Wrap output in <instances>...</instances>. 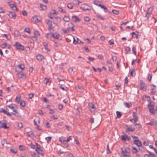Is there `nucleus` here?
Masks as SVG:
<instances>
[{"mask_svg": "<svg viewBox=\"0 0 157 157\" xmlns=\"http://www.w3.org/2000/svg\"><path fill=\"white\" fill-rule=\"evenodd\" d=\"M36 150L38 154L40 155L41 156H43L44 153L43 151L42 150V148L38 144H36Z\"/></svg>", "mask_w": 157, "mask_h": 157, "instance_id": "nucleus-1", "label": "nucleus"}, {"mask_svg": "<svg viewBox=\"0 0 157 157\" xmlns=\"http://www.w3.org/2000/svg\"><path fill=\"white\" fill-rule=\"evenodd\" d=\"M121 149L122 150L121 154L123 155V157L128 156V155L126 154L129 152L130 151V149L129 147H126L124 149L123 148L121 147Z\"/></svg>", "mask_w": 157, "mask_h": 157, "instance_id": "nucleus-2", "label": "nucleus"}, {"mask_svg": "<svg viewBox=\"0 0 157 157\" xmlns=\"http://www.w3.org/2000/svg\"><path fill=\"white\" fill-rule=\"evenodd\" d=\"M16 48L19 50H23L24 49V46L20 44L19 43L16 42L15 44L13 45Z\"/></svg>", "mask_w": 157, "mask_h": 157, "instance_id": "nucleus-3", "label": "nucleus"}, {"mask_svg": "<svg viewBox=\"0 0 157 157\" xmlns=\"http://www.w3.org/2000/svg\"><path fill=\"white\" fill-rule=\"evenodd\" d=\"M140 85L141 89L144 90L145 91L146 90V87L145 84L141 80L140 81Z\"/></svg>", "mask_w": 157, "mask_h": 157, "instance_id": "nucleus-4", "label": "nucleus"}, {"mask_svg": "<svg viewBox=\"0 0 157 157\" xmlns=\"http://www.w3.org/2000/svg\"><path fill=\"white\" fill-rule=\"evenodd\" d=\"M125 126L127 127L126 130V132H128L130 131L133 132L135 130V128H132V126H130L129 127H128V125H126Z\"/></svg>", "mask_w": 157, "mask_h": 157, "instance_id": "nucleus-5", "label": "nucleus"}, {"mask_svg": "<svg viewBox=\"0 0 157 157\" xmlns=\"http://www.w3.org/2000/svg\"><path fill=\"white\" fill-rule=\"evenodd\" d=\"M37 40L36 36H33L30 37V43H31L33 45L34 44V42Z\"/></svg>", "mask_w": 157, "mask_h": 157, "instance_id": "nucleus-6", "label": "nucleus"}, {"mask_svg": "<svg viewBox=\"0 0 157 157\" xmlns=\"http://www.w3.org/2000/svg\"><path fill=\"white\" fill-rule=\"evenodd\" d=\"M48 35H51V37H53L56 39H59L60 36V35L58 34H51L50 33H48L47 36Z\"/></svg>", "mask_w": 157, "mask_h": 157, "instance_id": "nucleus-7", "label": "nucleus"}, {"mask_svg": "<svg viewBox=\"0 0 157 157\" xmlns=\"http://www.w3.org/2000/svg\"><path fill=\"white\" fill-rule=\"evenodd\" d=\"M121 139L123 141H125L127 140H130V138L128 135H125L122 136L121 137Z\"/></svg>", "mask_w": 157, "mask_h": 157, "instance_id": "nucleus-8", "label": "nucleus"}, {"mask_svg": "<svg viewBox=\"0 0 157 157\" xmlns=\"http://www.w3.org/2000/svg\"><path fill=\"white\" fill-rule=\"evenodd\" d=\"M89 106L91 108L90 111H94L96 109L94 105L92 103H89Z\"/></svg>", "mask_w": 157, "mask_h": 157, "instance_id": "nucleus-9", "label": "nucleus"}, {"mask_svg": "<svg viewBox=\"0 0 157 157\" xmlns=\"http://www.w3.org/2000/svg\"><path fill=\"white\" fill-rule=\"evenodd\" d=\"M134 144L138 147L142 146L141 142L139 140H136L134 141Z\"/></svg>", "mask_w": 157, "mask_h": 157, "instance_id": "nucleus-10", "label": "nucleus"}, {"mask_svg": "<svg viewBox=\"0 0 157 157\" xmlns=\"http://www.w3.org/2000/svg\"><path fill=\"white\" fill-rule=\"evenodd\" d=\"M72 18L73 21L75 22H79L80 21V19L76 16H73Z\"/></svg>", "mask_w": 157, "mask_h": 157, "instance_id": "nucleus-11", "label": "nucleus"}, {"mask_svg": "<svg viewBox=\"0 0 157 157\" xmlns=\"http://www.w3.org/2000/svg\"><path fill=\"white\" fill-rule=\"evenodd\" d=\"M32 21L33 22H39L40 21V20L38 18L37 16H34L32 17Z\"/></svg>", "mask_w": 157, "mask_h": 157, "instance_id": "nucleus-12", "label": "nucleus"}, {"mask_svg": "<svg viewBox=\"0 0 157 157\" xmlns=\"http://www.w3.org/2000/svg\"><path fill=\"white\" fill-rule=\"evenodd\" d=\"M149 108V111L150 113L154 115L155 113V112L154 109V106L148 107Z\"/></svg>", "mask_w": 157, "mask_h": 157, "instance_id": "nucleus-13", "label": "nucleus"}, {"mask_svg": "<svg viewBox=\"0 0 157 157\" xmlns=\"http://www.w3.org/2000/svg\"><path fill=\"white\" fill-rule=\"evenodd\" d=\"M9 15L11 18L13 19H15V18L16 14L14 13L9 11Z\"/></svg>", "mask_w": 157, "mask_h": 157, "instance_id": "nucleus-14", "label": "nucleus"}, {"mask_svg": "<svg viewBox=\"0 0 157 157\" xmlns=\"http://www.w3.org/2000/svg\"><path fill=\"white\" fill-rule=\"evenodd\" d=\"M9 6L13 10H15L16 11H17V7L14 4L10 3L9 2Z\"/></svg>", "mask_w": 157, "mask_h": 157, "instance_id": "nucleus-15", "label": "nucleus"}, {"mask_svg": "<svg viewBox=\"0 0 157 157\" xmlns=\"http://www.w3.org/2000/svg\"><path fill=\"white\" fill-rule=\"evenodd\" d=\"M0 124L1 125V127L4 129H7L9 128V127L7 126L6 124L5 123H2V121H0Z\"/></svg>", "mask_w": 157, "mask_h": 157, "instance_id": "nucleus-16", "label": "nucleus"}, {"mask_svg": "<svg viewBox=\"0 0 157 157\" xmlns=\"http://www.w3.org/2000/svg\"><path fill=\"white\" fill-rule=\"evenodd\" d=\"M17 76L19 78L24 79L25 78V76L24 74L21 73H19L17 74Z\"/></svg>", "mask_w": 157, "mask_h": 157, "instance_id": "nucleus-17", "label": "nucleus"}, {"mask_svg": "<svg viewBox=\"0 0 157 157\" xmlns=\"http://www.w3.org/2000/svg\"><path fill=\"white\" fill-rule=\"evenodd\" d=\"M36 58L38 60L41 61L44 58V56L41 55H38L36 56Z\"/></svg>", "mask_w": 157, "mask_h": 157, "instance_id": "nucleus-18", "label": "nucleus"}, {"mask_svg": "<svg viewBox=\"0 0 157 157\" xmlns=\"http://www.w3.org/2000/svg\"><path fill=\"white\" fill-rule=\"evenodd\" d=\"M151 121L152 123V125H155L157 126V121L155 120L154 119H152L151 120Z\"/></svg>", "mask_w": 157, "mask_h": 157, "instance_id": "nucleus-19", "label": "nucleus"}, {"mask_svg": "<svg viewBox=\"0 0 157 157\" xmlns=\"http://www.w3.org/2000/svg\"><path fill=\"white\" fill-rule=\"evenodd\" d=\"M36 144H37L36 142H34V143H31L30 144V146L31 148L32 149H35L36 146Z\"/></svg>", "mask_w": 157, "mask_h": 157, "instance_id": "nucleus-20", "label": "nucleus"}, {"mask_svg": "<svg viewBox=\"0 0 157 157\" xmlns=\"http://www.w3.org/2000/svg\"><path fill=\"white\" fill-rule=\"evenodd\" d=\"M131 34L132 35V37L133 38H136V39L138 38V35L137 34L135 33L134 32H132L131 33Z\"/></svg>", "mask_w": 157, "mask_h": 157, "instance_id": "nucleus-21", "label": "nucleus"}, {"mask_svg": "<svg viewBox=\"0 0 157 157\" xmlns=\"http://www.w3.org/2000/svg\"><path fill=\"white\" fill-rule=\"evenodd\" d=\"M124 105L126 107L129 108L132 105V104L131 102L129 103L127 102H125L124 103Z\"/></svg>", "mask_w": 157, "mask_h": 157, "instance_id": "nucleus-22", "label": "nucleus"}, {"mask_svg": "<svg viewBox=\"0 0 157 157\" xmlns=\"http://www.w3.org/2000/svg\"><path fill=\"white\" fill-rule=\"evenodd\" d=\"M21 98V96L20 95H18L17 96L16 99L15 101L17 103H19L20 99Z\"/></svg>", "mask_w": 157, "mask_h": 157, "instance_id": "nucleus-23", "label": "nucleus"}, {"mask_svg": "<svg viewBox=\"0 0 157 157\" xmlns=\"http://www.w3.org/2000/svg\"><path fill=\"white\" fill-rule=\"evenodd\" d=\"M116 113L117 115V118H120L121 116V114L120 112L117 111L116 112Z\"/></svg>", "mask_w": 157, "mask_h": 157, "instance_id": "nucleus-24", "label": "nucleus"}, {"mask_svg": "<svg viewBox=\"0 0 157 157\" xmlns=\"http://www.w3.org/2000/svg\"><path fill=\"white\" fill-rule=\"evenodd\" d=\"M38 122L40 123V119L38 118H36L35 119H34V122L36 126H37V122Z\"/></svg>", "mask_w": 157, "mask_h": 157, "instance_id": "nucleus-25", "label": "nucleus"}, {"mask_svg": "<svg viewBox=\"0 0 157 157\" xmlns=\"http://www.w3.org/2000/svg\"><path fill=\"white\" fill-rule=\"evenodd\" d=\"M14 34L17 36H18L21 35V33L17 30H15L14 32Z\"/></svg>", "mask_w": 157, "mask_h": 157, "instance_id": "nucleus-26", "label": "nucleus"}, {"mask_svg": "<svg viewBox=\"0 0 157 157\" xmlns=\"http://www.w3.org/2000/svg\"><path fill=\"white\" fill-rule=\"evenodd\" d=\"M153 9L154 8L153 6L150 7L148 9L147 12H148L149 13L151 14V13L152 10H153Z\"/></svg>", "mask_w": 157, "mask_h": 157, "instance_id": "nucleus-27", "label": "nucleus"}, {"mask_svg": "<svg viewBox=\"0 0 157 157\" xmlns=\"http://www.w3.org/2000/svg\"><path fill=\"white\" fill-rule=\"evenodd\" d=\"M147 151L150 155L151 157H156V155L154 153H152L147 150Z\"/></svg>", "mask_w": 157, "mask_h": 157, "instance_id": "nucleus-28", "label": "nucleus"}, {"mask_svg": "<svg viewBox=\"0 0 157 157\" xmlns=\"http://www.w3.org/2000/svg\"><path fill=\"white\" fill-rule=\"evenodd\" d=\"M63 19L65 21L68 22L69 21L70 18L68 17L65 16L63 18Z\"/></svg>", "mask_w": 157, "mask_h": 157, "instance_id": "nucleus-29", "label": "nucleus"}, {"mask_svg": "<svg viewBox=\"0 0 157 157\" xmlns=\"http://www.w3.org/2000/svg\"><path fill=\"white\" fill-rule=\"evenodd\" d=\"M40 8L41 9V10H45L47 9L46 6L43 4L40 5Z\"/></svg>", "mask_w": 157, "mask_h": 157, "instance_id": "nucleus-30", "label": "nucleus"}, {"mask_svg": "<svg viewBox=\"0 0 157 157\" xmlns=\"http://www.w3.org/2000/svg\"><path fill=\"white\" fill-rule=\"evenodd\" d=\"M132 151L134 153H136L138 151L137 149L134 147H132Z\"/></svg>", "mask_w": 157, "mask_h": 157, "instance_id": "nucleus-31", "label": "nucleus"}, {"mask_svg": "<svg viewBox=\"0 0 157 157\" xmlns=\"http://www.w3.org/2000/svg\"><path fill=\"white\" fill-rule=\"evenodd\" d=\"M19 149L21 151H24L25 150V147L23 145H20L19 146Z\"/></svg>", "mask_w": 157, "mask_h": 157, "instance_id": "nucleus-32", "label": "nucleus"}, {"mask_svg": "<svg viewBox=\"0 0 157 157\" xmlns=\"http://www.w3.org/2000/svg\"><path fill=\"white\" fill-rule=\"evenodd\" d=\"M10 151L12 153H13L14 154H16L17 151L16 149L15 148L14 149H13L12 148H10Z\"/></svg>", "mask_w": 157, "mask_h": 157, "instance_id": "nucleus-33", "label": "nucleus"}, {"mask_svg": "<svg viewBox=\"0 0 157 157\" xmlns=\"http://www.w3.org/2000/svg\"><path fill=\"white\" fill-rule=\"evenodd\" d=\"M58 10L62 13H66L65 10H63L60 7L58 8Z\"/></svg>", "mask_w": 157, "mask_h": 157, "instance_id": "nucleus-34", "label": "nucleus"}, {"mask_svg": "<svg viewBox=\"0 0 157 157\" xmlns=\"http://www.w3.org/2000/svg\"><path fill=\"white\" fill-rule=\"evenodd\" d=\"M130 51V48L129 47H125V51L126 53H128Z\"/></svg>", "mask_w": 157, "mask_h": 157, "instance_id": "nucleus-35", "label": "nucleus"}, {"mask_svg": "<svg viewBox=\"0 0 157 157\" xmlns=\"http://www.w3.org/2000/svg\"><path fill=\"white\" fill-rule=\"evenodd\" d=\"M47 24L49 26H52V22L49 20H47Z\"/></svg>", "mask_w": 157, "mask_h": 157, "instance_id": "nucleus-36", "label": "nucleus"}, {"mask_svg": "<svg viewBox=\"0 0 157 157\" xmlns=\"http://www.w3.org/2000/svg\"><path fill=\"white\" fill-rule=\"evenodd\" d=\"M15 106L16 105H15L12 104L11 105H10L8 106V107L11 109H14V108H15V107L14 106Z\"/></svg>", "mask_w": 157, "mask_h": 157, "instance_id": "nucleus-37", "label": "nucleus"}, {"mask_svg": "<svg viewBox=\"0 0 157 157\" xmlns=\"http://www.w3.org/2000/svg\"><path fill=\"white\" fill-rule=\"evenodd\" d=\"M135 71L134 70H132L131 71L130 75L132 76H134L135 75Z\"/></svg>", "mask_w": 157, "mask_h": 157, "instance_id": "nucleus-38", "label": "nucleus"}, {"mask_svg": "<svg viewBox=\"0 0 157 157\" xmlns=\"http://www.w3.org/2000/svg\"><path fill=\"white\" fill-rule=\"evenodd\" d=\"M45 139L47 141V142L48 143L49 142H50L51 141V140L52 139V137H46Z\"/></svg>", "mask_w": 157, "mask_h": 157, "instance_id": "nucleus-39", "label": "nucleus"}, {"mask_svg": "<svg viewBox=\"0 0 157 157\" xmlns=\"http://www.w3.org/2000/svg\"><path fill=\"white\" fill-rule=\"evenodd\" d=\"M112 12L114 14L117 15L119 13V12L118 10H113Z\"/></svg>", "mask_w": 157, "mask_h": 157, "instance_id": "nucleus-40", "label": "nucleus"}, {"mask_svg": "<svg viewBox=\"0 0 157 157\" xmlns=\"http://www.w3.org/2000/svg\"><path fill=\"white\" fill-rule=\"evenodd\" d=\"M152 78V75L151 74H150L148 75L147 77V79L149 82H151Z\"/></svg>", "mask_w": 157, "mask_h": 157, "instance_id": "nucleus-41", "label": "nucleus"}, {"mask_svg": "<svg viewBox=\"0 0 157 157\" xmlns=\"http://www.w3.org/2000/svg\"><path fill=\"white\" fill-rule=\"evenodd\" d=\"M132 52H133L134 54V55H136V47L135 46L133 47L132 48Z\"/></svg>", "mask_w": 157, "mask_h": 157, "instance_id": "nucleus-42", "label": "nucleus"}, {"mask_svg": "<svg viewBox=\"0 0 157 157\" xmlns=\"http://www.w3.org/2000/svg\"><path fill=\"white\" fill-rule=\"evenodd\" d=\"M6 112L7 111L6 110L2 108L0 109V112L1 113H3L4 114H6Z\"/></svg>", "mask_w": 157, "mask_h": 157, "instance_id": "nucleus-43", "label": "nucleus"}, {"mask_svg": "<svg viewBox=\"0 0 157 157\" xmlns=\"http://www.w3.org/2000/svg\"><path fill=\"white\" fill-rule=\"evenodd\" d=\"M67 7L70 9H72L73 8V6L71 3H68L67 5Z\"/></svg>", "mask_w": 157, "mask_h": 157, "instance_id": "nucleus-44", "label": "nucleus"}, {"mask_svg": "<svg viewBox=\"0 0 157 157\" xmlns=\"http://www.w3.org/2000/svg\"><path fill=\"white\" fill-rule=\"evenodd\" d=\"M20 105L23 107H24L25 105V102L24 101H22L21 100L20 101Z\"/></svg>", "mask_w": 157, "mask_h": 157, "instance_id": "nucleus-45", "label": "nucleus"}, {"mask_svg": "<svg viewBox=\"0 0 157 157\" xmlns=\"http://www.w3.org/2000/svg\"><path fill=\"white\" fill-rule=\"evenodd\" d=\"M18 67L19 68L21 69L22 70L24 69V66L23 64L19 65H18Z\"/></svg>", "mask_w": 157, "mask_h": 157, "instance_id": "nucleus-46", "label": "nucleus"}, {"mask_svg": "<svg viewBox=\"0 0 157 157\" xmlns=\"http://www.w3.org/2000/svg\"><path fill=\"white\" fill-rule=\"evenodd\" d=\"M156 90L155 88H151V93L152 94H154Z\"/></svg>", "mask_w": 157, "mask_h": 157, "instance_id": "nucleus-47", "label": "nucleus"}, {"mask_svg": "<svg viewBox=\"0 0 157 157\" xmlns=\"http://www.w3.org/2000/svg\"><path fill=\"white\" fill-rule=\"evenodd\" d=\"M4 35L7 39L9 40L10 38V34H5Z\"/></svg>", "mask_w": 157, "mask_h": 157, "instance_id": "nucleus-48", "label": "nucleus"}, {"mask_svg": "<svg viewBox=\"0 0 157 157\" xmlns=\"http://www.w3.org/2000/svg\"><path fill=\"white\" fill-rule=\"evenodd\" d=\"M106 149H107V154L110 153L111 152L109 150V147L108 144L107 145Z\"/></svg>", "mask_w": 157, "mask_h": 157, "instance_id": "nucleus-49", "label": "nucleus"}, {"mask_svg": "<svg viewBox=\"0 0 157 157\" xmlns=\"http://www.w3.org/2000/svg\"><path fill=\"white\" fill-rule=\"evenodd\" d=\"M152 102H153L152 101L149 102V103L147 105V106L148 107L154 106L152 104Z\"/></svg>", "mask_w": 157, "mask_h": 157, "instance_id": "nucleus-50", "label": "nucleus"}, {"mask_svg": "<svg viewBox=\"0 0 157 157\" xmlns=\"http://www.w3.org/2000/svg\"><path fill=\"white\" fill-rule=\"evenodd\" d=\"M24 32L29 33V28H26L24 29Z\"/></svg>", "mask_w": 157, "mask_h": 157, "instance_id": "nucleus-51", "label": "nucleus"}, {"mask_svg": "<svg viewBox=\"0 0 157 157\" xmlns=\"http://www.w3.org/2000/svg\"><path fill=\"white\" fill-rule=\"evenodd\" d=\"M151 14L150 13H149L148 12H147L146 13V15H145V17H147V20H148V19H149V17L150 15Z\"/></svg>", "mask_w": 157, "mask_h": 157, "instance_id": "nucleus-52", "label": "nucleus"}, {"mask_svg": "<svg viewBox=\"0 0 157 157\" xmlns=\"http://www.w3.org/2000/svg\"><path fill=\"white\" fill-rule=\"evenodd\" d=\"M84 20L85 21H87V22H88V21H90V18L88 17H84Z\"/></svg>", "mask_w": 157, "mask_h": 157, "instance_id": "nucleus-53", "label": "nucleus"}, {"mask_svg": "<svg viewBox=\"0 0 157 157\" xmlns=\"http://www.w3.org/2000/svg\"><path fill=\"white\" fill-rule=\"evenodd\" d=\"M97 17L101 19L102 20H105L104 17H102V16L100 15H98L97 16Z\"/></svg>", "mask_w": 157, "mask_h": 157, "instance_id": "nucleus-54", "label": "nucleus"}, {"mask_svg": "<svg viewBox=\"0 0 157 157\" xmlns=\"http://www.w3.org/2000/svg\"><path fill=\"white\" fill-rule=\"evenodd\" d=\"M49 79L47 78H46L44 80V82L45 84H47L49 82Z\"/></svg>", "mask_w": 157, "mask_h": 157, "instance_id": "nucleus-55", "label": "nucleus"}, {"mask_svg": "<svg viewBox=\"0 0 157 157\" xmlns=\"http://www.w3.org/2000/svg\"><path fill=\"white\" fill-rule=\"evenodd\" d=\"M73 43L74 44H77L78 43V41H77V40L76 41L75 39V38L73 36Z\"/></svg>", "mask_w": 157, "mask_h": 157, "instance_id": "nucleus-56", "label": "nucleus"}, {"mask_svg": "<svg viewBox=\"0 0 157 157\" xmlns=\"http://www.w3.org/2000/svg\"><path fill=\"white\" fill-rule=\"evenodd\" d=\"M17 126L19 128H21L22 127V124L21 123H19L18 124Z\"/></svg>", "mask_w": 157, "mask_h": 157, "instance_id": "nucleus-57", "label": "nucleus"}, {"mask_svg": "<svg viewBox=\"0 0 157 157\" xmlns=\"http://www.w3.org/2000/svg\"><path fill=\"white\" fill-rule=\"evenodd\" d=\"M17 113V112L16 111V110L15 109H14L13 112L11 113L12 114L15 115H16Z\"/></svg>", "mask_w": 157, "mask_h": 157, "instance_id": "nucleus-58", "label": "nucleus"}, {"mask_svg": "<svg viewBox=\"0 0 157 157\" xmlns=\"http://www.w3.org/2000/svg\"><path fill=\"white\" fill-rule=\"evenodd\" d=\"M110 44L112 45L114 44V40L113 39H111L109 41Z\"/></svg>", "mask_w": 157, "mask_h": 157, "instance_id": "nucleus-59", "label": "nucleus"}, {"mask_svg": "<svg viewBox=\"0 0 157 157\" xmlns=\"http://www.w3.org/2000/svg\"><path fill=\"white\" fill-rule=\"evenodd\" d=\"M34 34L35 35H39V33L38 31L36 30H35L34 31Z\"/></svg>", "mask_w": 157, "mask_h": 157, "instance_id": "nucleus-60", "label": "nucleus"}, {"mask_svg": "<svg viewBox=\"0 0 157 157\" xmlns=\"http://www.w3.org/2000/svg\"><path fill=\"white\" fill-rule=\"evenodd\" d=\"M56 20L58 22H60L61 21V19L59 17H57L56 18Z\"/></svg>", "mask_w": 157, "mask_h": 157, "instance_id": "nucleus-61", "label": "nucleus"}, {"mask_svg": "<svg viewBox=\"0 0 157 157\" xmlns=\"http://www.w3.org/2000/svg\"><path fill=\"white\" fill-rule=\"evenodd\" d=\"M49 110L50 111L49 112V113H50L53 114V113H54L55 112V111H54V109H49Z\"/></svg>", "mask_w": 157, "mask_h": 157, "instance_id": "nucleus-62", "label": "nucleus"}, {"mask_svg": "<svg viewBox=\"0 0 157 157\" xmlns=\"http://www.w3.org/2000/svg\"><path fill=\"white\" fill-rule=\"evenodd\" d=\"M22 13L24 16H27V12L25 10L23 11Z\"/></svg>", "mask_w": 157, "mask_h": 157, "instance_id": "nucleus-63", "label": "nucleus"}, {"mask_svg": "<svg viewBox=\"0 0 157 157\" xmlns=\"http://www.w3.org/2000/svg\"><path fill=\"white\" fill-rule=\"evenodd\" d=\"M39 114L41 115V116H42L44 115V113L42 110H39Z\"/></svg>", "mask_w": 157, "mask_h": 157, "instance_id": "nucleus-64", "label": "nucleus"}]
</instances>
